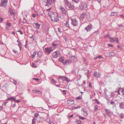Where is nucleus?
I'll return each mask as SVG.
<instances>
[{
  "label": "nucleus",
  "mask_w": 124,
  "mask_h": 124,
  "mask_svg": "<svg viewBox=\"0 0 124 124\" xmlns=\"http://www.w3.org/2000/svg\"><path fill=\"white\" fill-rule=\"evenodd\" d=\"M51 8V7H50L49 9L45 10L44 13L46 16L48 15L51 18L52 21L54 22H57L59 20L58 14L56 12L50 11Z\"/></svg>",
  "instance_id": "obj_1"
},
{
  "label": "nucleus",
  "mask_w": 124,
  "mask_h": 124,
  "mask_svg": "<svg viewBox=\"0 0 124 124\" xmlns=\"http://www.w3.org/2000/svg\"><path fill=\"white\" fill-rule=\"evenodd\" d=\"M60 9L62 11V16H61L60 17L61 18L64 19H65V17L67 15V12L65 8L62 6L60 7Z\"/></svg>",
  "instance_id": "obj_2"
},
{
  "label": "nucleus",
  "mask_w": 124,
  "mask_h": 124,
  "mask_svg": "<svg viewBox=\"0 0 124 124\" xmlns=\"http://www.w3.org/2000/svg\"><path fill=\"white\" fill-rule=\"evenodd\" d=\"M64 2L65 4L68 7L69 9H72L74 8V6L72 5L71 3L69 2L67 0H65Z\"/></svg>",
  "instance_id": "obj_3"
},
{
  "label": "nucleus",
  "mask_w": 124,
  "mask_h": 124,
  "mask_svg": "<svg viewBox=\"0 0 124 124\" xmlns=\"http://www.w3.org/2000/svg\"><path fill=\"white\" fill-rule=\"evenodd\" d=\"M58 78L60 79H61L63 81H65L67 82H69L70 81V80L67 77L64 76H59Z\"/></svg>",
  "instance_id": "obj_4"
},
{
  "label": "nucleus",
  "mask_w": 124,
  "mask_h": 124,
  "mask_svg": "<svg viewBox=\"0 0 124 124\" xmlns=\"http://www.w3.org/2000/svg\"><path fill=\"white\" fill-rule=\"evenodd\" d=\"M71 24L73 26H76L78 25V22L77 20L73 18H71Z\"/></svg>",
  "instance_id": "obj_5"
},
{
  "label": "nucleus",
  "mask_w": 124,
  "mask_h": 124,
  "mask_svg": "<svg viewBox=\"0 0 124 124\" xmlns=\"http://www.w3.org/2000/svg\"><path fill=\"white\" fill-rule=\"evenodd\" d=\"M87 4L85 2H83L81 3L80 5V8L82 9H85L87 7Z\"/></svg>",
  "instance_id": "obj_6"
},
{
  "label": "nucleus",
  "mask_w": 124,
  "mask_h": 124,
  "mask_svg": "<svg viewBox=\"0 0 124 124\" xmlns=\"http://www.w3.org/2000/svg\"><path fill=\"white\" fill-rule=\"evenodd\" d=\"M109 41L111 42H116L118 43H119L118 39L116 37L113 38L112 37H109L108 38Z\"/></svg>",
  "instance_id": "obj_7"
},
{
  "label": "nucleus",
  "mask_w": 124,
  "mask_h": 124,
  "mask_svg": "<svg viewBox=\"0 0 124 124\" xmlns=\"http://www.w3.org/2000/svg\"><path fill=\"white\" fill-rule=\"evenodd\" d=\"M82 113L83 115L85 116H87L88 115L87 111L85 108H83L81 110Z\"/></svg>",
  "instance_id": "obj_8"
},
{
  "label": "nucleus",
  "mask_w": 124,
  "mask_h": 124,
  "mask_svg": "<svg viewBox=\"0 0 124 124\" xmlns=\"http://www.w3.org/2000/svg\"><path fill=\"white\" fill-rule=\"evenodd\" d=\"M93 28V26L92 25L90 24L85 27V29L86 31L87 32L89 31H91Z\"/></svg>",
  "instance_id": "obj_9"
},
{
  "label": "nucleus",
  "mask_w": 124,
  "mask_h": 124,
  "mask_svg": "<svg viewBox=\"0 0 124 124\" xmlns=\"http://www.w3.org/2000/svg\"><path fill=\"white\" fill-rule=\"evenodd\" d=\"M59 54L60 51H57L53 53L52 56L53 57L56 58L58 56V55Z\"/></svg>",
  "instance_id": "obj_10"
},
{
  "label": "nucleus",
  "mask_w": 124,
  "mask_h": 124,
  "mask_svg": "<svg viewBox=\"0 0 124 124\" xmlns=\"http://www.w3.org/2000/svg\"><path fill=\"white\" fill-rule=\"evenodd\" d=\"M52 0H47V1L46 2V5H45L46 7L49 6L50 7V6H51L52 3Z\"/></svg>",
  "instance_id": "obj_11"
},
{
  "label": "nucleus",
  "mask_w": 124,
  "mask_h": 124,
  "mask_svg": "<svg viewBox=\"0 0 124 124\" xmlns=\"http://www.w3.org/2000/svg\"><path fill=\"white\" fill-rule=\"evenodd\" d=\"M45 50L46 52L48 53H50L52 51V49L51 47H48L46 48H45Z\"/></svg>",
  "instance_id": "obj_12"
},
{
  "label": "nucleus",
  "mask_w": 124,
  "mask_h": 124,
  "mask_svg": "<svg viewBox=\"0 0 124 124\" xmlns=\"http://www.w3.org/2000/svg\"><path fill=\"white\" fill-rule=\"evenodd\" d=\"M88 16L85 13H83L81 15L80 18L83 20L84 19H86L87 17Z\"/></svg>",
  "instance_id": "obj_13"
},
{
  "label": "nucleus",
  "mask_w": 124,
  "mask_h": 124,
  "mask_svg": "<svg viewBox=\"0 0 124 124\" xmlns=\"http://www.w3.org/2000/svg\"><path fill=\"white\" fill-rule=\"evenodd\" d=\"M67 103L69 105H72L74 103V101L72 99H70L67 101Z\"/></svg>",
  "instance_id": "obj_14"
},
{
  "label": "nucleus",
  "mask_w": 124,
  "mask_h": 124,
  "mask_svg": "<svg viewBox=\"0 0 124 124\" xmlns=\"http://www.w3.org/2000/svg\"><path fill=\"white\" fill-rule=\"evenodd\" d=\"M66 59L65 58L61 56L59 59V61L60 62H62V63L64 65L63 62H65Z\"/></svg>",
  "instance_id": "obj_15"
},
{
  "label": "nucleus",
  "mask_w": 124,
  "mask_h": 124,
  "mask_svg": "<svg viewBox=\"0 0 124 124\" xmlns=\"http://www.w3.org/2000/svg\"><path fill=\"white\" fill-rule=\"evenodd\" d=\"M6 29L7 30H9V28L11 26V23L9 22H7L6 23Z\"/></svg>",
  "instance_id": "obj_16"
},
{
  "label": "nucleus",
  "mask_w": 124,
  "mask_h": 124,
  "mask_svg": "<svg viewBox=\"0 0 124 124\" xmlns=\"http://www.w3.org/2000/svg\"><path fill=\"white\" fill-rule=\"evenodd\" d=\"M106 112V114L108 116H111V112L109 111V110L107 109H105Z\"/></svg>",
  "instance_id": "obj_17"
},
{
  "label": "nucleus",
  "mask_w": 124,
  "mask_h": 124,
  "mask_svg": "<svg viewBox=\"0 0 124 124\" xmlns=\"http://www.w3.org/2000/svg\"><path fill=\"white\" fill-rule=\"evenodd\" d=\"M71 61L68 59H66L65 62H64L63 63L64 65L65 64H70L71 63Z\"/></svg>",
  "instance_id": "obj_18"
},
{
  "label": "nucleus",
  "mask_w": 124,
  "mask_h": 124,
  "mask_svg": "<svg viewBox=\"0 0 124 124\" xmlns=\"http://www.w3.org/2000/svg\"><path fill=\"white\" fill-rule=\"evenodd\" d=\"M94 76L97 78H99L100 77V75L99 74V72L95 71L93 74Z\"/></svg>",
  "instance_id": "obj_19"
},
{
  "label": "nucleus",
  "mask_w": 124,
  "mask_h": 124,
  "mask_svg": "<svg viewBox=\"0 0 124 124\" xmlns=\"http://www.w3.org/2000/svg\"><path fill=\"white\" fill-rule=\"evenodd\" d=\"M118 14V12H112L110 15V16H116Z\"/></svg>",
  "instance_id": "obj_20"
},
{
  "label": "nucleus",
  "mask_w": 124,
  "mask_h": 124,
  "mask_svg": "<svg viewBox=\"0 0 124 124\" xmlns=\"http://www.w3.org/2000/svg\"><path fill=\"white\" fill-rule=\"evenodd\" d=\"M34 24L37 28L38 29H39L40 27V24L38 22H37L36 23H34Z\"/></svg>",
  "instance_id": "obj_21"
},
{
  "label": "nucleus",
  "mask_w": 124,
  "mask_h": 124,
  "mask_svg": "<svg viewBox=\"0 0 124 124\" xmlns=\"http://www.w3.org/2000/svg\"><path fill=\"white\" fill-rule=\"evenodd\" d=\"M118 93L120 94L124 95V90L122 89H120L118 91Z\"/></svg>",
  "instance_id": "obj_22"
},
{
  "label": "nucleus",
  "mask_w": 124,
  "mask_h": 124,
  "mask_svg": "<svg viewBox=\"0 0 124 124\" xmlns=\"http://www.w3.org/2000/svg\"><path fill=\"white\" fill-rule=\"evenodd\" d=\"M52 45L54 47H58V45L54 41L52 43Z\"/></svg>",
  "instance_id": "obj_23"
},
{
  "label": "nucleus",
  "mask_w": 124,
  "mask_h": 124,
  "mask_svg": "<svg viewBox=\"0 0 124 124\" xmlns=\"http://www.w3.org/2000/svg\"><path fill=\"white\" fill-rule=\"evenodd\" d=\"M10 14L13 16H15L16 15V13L12 11L11 10L9 11Z\"/></svg>",
  "instance_id": "obj_24"
},
{
  "label": "nucleus",
  "mask_w": 124,
  "mask_h": 124,
  "mask_svg": "<svg viewBox=\"0 0 124 124\" xmlns=\"http://www.w3.org/2000/svg\"><path fill=\"white\" fill-rule=\"evenodd\" d=\"M65 25L66 27L67 28H69V23L68 21H66V23L65 24Z\"/></svg>",
  "instance_id": "obj_25"
},
{
  "label": "nucleus",
  "mask_w": 124,
  "mask_h": 124,
  "mask_svg": "<svg viewBox=\"0 0 124 124\" xmlns=\"http://www.w3.org/2000/svg\"><path fill=\"white\" fill-rule=\"evenodd\" d=\"M42 54V52L41 51H39L37 53L39 57H41Z\"/></svg>",
  "instance_id": "obj_26"
},
{
  "label": "nucleus",
  "mask_w": 124,
  "mask_h": 124,
  "mask_svg": "<svg viewBox=\"0 0 124 124\" xmlns=\"http://www.w3.org/2000/svg\"><path fill=\"white\" fill-rule=\"evenodd\" d=\"M16 99V98L15 97H11L8 98V100H11L12 101H14Z\"/></svg>",
  "instance_id": "obj_27"
},
{
  "label": "nucleus",
  "mask_w": 124,
  "mask_h": 124,
  "mask_svg": "<svg viewBox=\"0 0 124 124\" xmlns=\"http://www.w3.org/2000/svg\"><path fill=\"white\" fill-rule=\"evenodd\" d=\"M39 12V13H37V15L38 16H40V15H42L43 14L41 10H39L38 11Z\"/></svg>",
  "instance_id": "obj_28"
},
{
  "label": "nucleus",
  "mask_w": 124,
  "mask_h": 124,
  "mask_svg": "<svg viewBox=\"0 0 124 124\" xmlns=\"http://www.w3.org/2000/svg\"><path fill=\"white\" fill-rule=\"evenodd\" d=\"M36 119L35 118L33 119L32 121V124H35L36 123Z\"/></svg>",
  "instance_id": "obj_29"
},
{
  "label": "nucleus",
  "mask_w": 124,
  "mask_h": 124,
  "mask_svg": "<svg viewBox=\"0 0 124 124\" xmlns=\"http://www.w3.org/2000/svg\"><path fill=\"white\" fill-rule=\"evenodd\" d=\"M34 92L37 93L38 92V94H41V92L39 90H37L36 91H33Z\"/></svg>",
  "instance_id": "obj_30"
},
{
  "label": "nucleus",
  "mask_w": 124,
  "mask_h": 124,
  "mask_svg": "<svg viewBox=\"0 0 124 124\" xmlns=\"http://www.w3.org/2000/svg\"><path fill=\"white\" fill-rule=\"evenodd\" d=\"M81 122L79 120H78L75 123V124H81Z\"/></svg>",
  "instance_id": "obj_31"
},
{
  "label": "nucleus",
  "mask_w": 124,
  "mask_h": 124,
  "mask_svg": "<svg viewBox=\"0 0 124 124\" xmlns=\"http://www.w3.org/2000/svg\"><path fill=\"white\" fill-rule=\"evenodd\" d=\"M22 44L21 43H19L18 44V45L19 47L20 50H21L22 49Z\"/></svg>",
  "instance_id": "obj_32"
},
{
  "label": "nucleus",
  "mask_w": 124,
  "mask_h": 124,
  "mask_svg": "<svg viewBox=\"0 0 124 124\" xmlns=\"http://www.w3.org/2000/svg\"><path fill=\"white\" fill-rule=\"evenodd\" d=\"M36 52H33V54L31 56L32 58H33L36 55Z\"/></svg>",
  "instance_id": "obj_33"
},
{
  "label": "nucleus",
  "mask_w": 124,
  "mask_h": 124,
  "mask_svg": "<svg viewBox=\"0 0 124 124\" xmlns=\"http://www.w3.org/2000/svg\"><path fill=\"white\" fill-rule=\"evenodd\" d=\"M51 81L52 83H56V82L53 79V78H51Z\"/></svg>",
  "instance_id": "obj_34"
},
{
  "label": "nucleus",
  "mask_w": 124,
  "mask_h": 124,
  "mask_svg": "<svg viewBox=\"0 0 124 124\" xmlns=\"http://www.w3.org/2000/svg\"><path fill=\"white\" fill-rule=\"evenodd\" d=\"M74 2L77 3H78L79 2V0H72Z\"/></svg>",
  "instance_id": "obj_35"
},
{
  "label": "nucleus",
  "mask_w": 124,
  "mask_h": 124,
  "mask_svg": "<svg viewBox=\"0 0 124 124\" xmlns=\"http://www.w3.org/2000/svg\"><path fill=\"white\" fill-rule=\"evenodd\" d=\"M33 80H35L36 81H37L38 82H39V79L38 78H33Z\"/></svg>",
  "instance_id": "obj_36"
},
{
  "label": "nucleus",
  "mask_w": 124,
  "mask_h": 124,
  "mask_svg": "<svg viewBox=\"0 0 124 124\" xmlns=\"http://www.w3.org/2000/svg\"><path fill=\"white\" fill-rule=\"evenodd\" d=\"M32 66L33 67L36 68L37 67L36 65L34 63H33L32 64Z\"/></svg>",
  "instance_id": "obj_37"
},
{
  "label": "nucleus",
  "mask_w": 124,
  "mask_h": 124,
  "mask_svg": "<svg viewBox=\"0 0 124 124\" xmlns=\"http://www.w3.org/2000/svg\"><path fill=\"white\" fill-rule=\"evenodd\" d=\"M94 110L95 111H98V107L97 106H95L94 107Z\"/></svg>",
  "instance_id": "obj_38"
},
{
  "label": "nucleus",
  "mask_w": 124,
  "mask_h": 124,
  "mask_svg": "<svg viewBox=\"0 0 124 124\" xmlns=\"http://www.w3.org/2000/svg\"><path fill=\"white\" fill-rule=\"evenodd\" d=\"M72 59H73L74 61H75L76 60V58L74 56H71Z\"/></svg>",
  "instance_id": "obj_39"
},
{
  "label": "nucleus",
  "mask_w": 124,
  "mask_h": 124,
  "mask_svg": "<svg viewBox=\"0 0 124 124\" xmlns=\"http://www.w3.org/2000/svg\"><path fill=\"white\" fill-rule=\"evenodd\" d=\"M46 121L47 122L49 123L50 122V119L49 118H47L46 119Z\"/></svg>",
  "instance_id": "obj_40"
},
{
  "label": "nucleus",
  "mask_w": 124,
  "mask_h": 124,
  "mask_svg": "<svg viewBox=\"0 0 124 124\" xmlns=\"http://www.w3.org/2000/svg\"><path fill=\"white\" fill-rule=\"evenodd\" d=\"M35 32L36 34L37 35L39 34L40 33L39 31L38 30H36L35 31Z\"/></svg>",
  "instance_id": "obj_41"
},
{
  "label": "nucleus",
  "mask_w": 124,
  "mask_h": 124,
  "mask_svg": "<svg viewBox=\"0 0 124 124\" xmlns=\"http://www.w3.org/2000/svg\"><path fill=\"white\" fill-rule=\"evenodd\" d=\"M108 45V47H113V45H111L109 44H107Z\"/></svg>",
  "instance_id": "obj_42"
},
{
  "label": "nucleus",
  "mask_w": 124,
  "mask_h": 124,
  "mask_svg": "<svg viewBox=\"0 0 124 124\" xmlns=\"http://www.w3.org/2000/svg\"><path fill=\"white\" fill-rule=\"evenodd\" d=\"M7 1H6V0H2L1 1V2L3 4H4L5 3H7Z\"/></svg>",
  "instance_id": "obj_43"
},
{
  "label": "nucleus",
  "mask_w": 124,
  "mask_h": 124,
  "mask_svg": "<svg viewBox=\"0 0 124 124\" xmlns=\"http://www.w3.org/2000/svg\"><path fill=\"white\" fill-rule=\"evenodd\" d=\"M7 1H6V0H2L1 1V2L3 4H4L5 3H7Z\"/></svg>",
  "instance_id": "obj_44"
},
{
  "label": "nucleus",
  "mask_w": 124,
  "mask_h": 124,
  "mask_svg": "<svg viewBox=\"0 0 124 124\" xmlns=\"http://www.w3.org/2000/svg\"><path fill=\"white\" fill-rule=\"evenodd\" d=\"M79 119H81L82 120H84L85 119V118L84 117H83L80 116H79Z\"/></svg>",
  "instance_id": "obj_45"
},
{
  "label": "nucleus",
  "mask_w": 124,
  "mask_h": 124,
  "mask_svg": "<svg viewBox=\"0 0 124 124\" xmlns=\"http://www.w3.org/2000/svg\"><path fill=\"white\" fill-rule=\"evenodd\" d=\"M3 21V18L2 17H0V22L1 23Z\"/></svg>",
  "instance_id": "obj_46"
},
{
  "label": "nucleus",
  "mask_w": 124,
  "mask_h": 124,
  "mask_svg": "<svg viewBox=\"0 0 124 124\" xmlns=\"http://www.w3.org/2000/svg\"><path fill=\"white\" fill-rule=\"evenodd\" d=\"M32 16L34 18H35L36 16V15L35 14H33L32 15Z\"/></svg>",
  "instance_id": "obj_47"
},
{
  "label": "nucleus",
  "mask_w": 124,
  "mask_h": 124,
  "mask_svg": "<svg viewBox=\"0 0 124 124\" xmlns=\"http://www.w3.org/2000/svg\"><path fill=\"white\" fill-rule=\"evenodd\" d=\"M3 109V107L2 106H0V110H2Z\"/></svg>",
  "instance_id": "obj_48"
},
{
  "label": "nucleus",
  "mask_w": 124,
  "mask_h": 124,
  "mask_svg": "<svg viewBox=\"0 0 124 124\" xmlns=\"http://www.w3.org/2000/svg\"><path fill=\"white\" fill-rule=\"evenodd\" d=\"M63 93L65 95H66V91L65 90H63Z\"/></svg>",
  "instance_id": "obj_49"
},
{
  "label": "nucleus",
  "mask_w": 124,
  "mask_h": 124,
  "mask_svg": "<svg viewBox=\"0 0 124 124\" xmlns=\"http://www.w3.org/2000/svg\"><path fill=\"white\" fill-rule=\"evenodd\" d=\"M15 101L17 102H20L21 101H20L19 100H17Z\"/></svg>",
  "instance_id": "obj_50"
},
{
  "label": "nucleus",
  "mask_w": 124,
  "mask_h": 124,
  "mask_svg": "<svg viewBox=\"0 0 124 124\" xmlns=\"http://www.w3.org/2000/svg\"><path fill=\"white\" fill-rule=\"evenodd\" d=\"M123 105V104L122 103H120V108H122V107Z\"/></svg>",
  "instance_id": "obj_51"
},
{
  "label": "nucleus",
  "mask_w": 124,
  "mask_h": 124,
  "mask_svg": "<svg viewBox=\"0 0 124 124\" xmlns=\"http://www.w3.org/2000/svg\"><path fill=\"white\" fill-rule=\"evenodd\" d=\"M95 100H96V103L98 104H99L100 102H99L98 101V100L96 99H95Z\"/></svg>",
  "instance_id": "obj_52"
},
{
  "label": "nucleus",
  "mask_w": 124,
  "mask_h": 124,
  "mask_svg": "<svg viewBox=\"0 0 124 124\" xmlns=\"http://www.w3.org/2000/svg\"><path fill=\"white\" fill-rule=\"evenodd\" d=\"M13 51L15 53H17L18 52L17 51H16V50H13Z\"/></svg>",
  "instance_id": "obj_53"
},
{
  "label": "nucleus",
  "mask_w": 124,
  "mask_h": 124,
  "mask_svg": "<svg viewBox=\"0 0 124 124\" xmlns=\"http://www.w3.org/2000/svg\"><path fill=\"white\" fill-rule=\"evenodd\" d=\"M80 106H77V107H75V109H77L79 108H80Z\"/></svg>",
  "instance_id": "obj_54"
},
{
  "label": "nucleus",
  "mask_w": 124,
  "mask_h": 124,
  "mask_svg": "<svg viewBox=\"0 0 124 124\" xmlns=\"http://www.w3.org/2000/svg\"><path fill=\"white\" fill-rule=\"evenodd\" d=\"M14 84L15 85H16L17 84L16 81H14Z\"/></svg>",
  "instance_id": "obj_55"
},
{
  "label": "nucleus",
  "mask_w": 124,
  "mask_h": 124,
  "mask_svg": "<svg viewBox=\"0 0 124 124\" xmlns=\"http://www.w3.org/2000/svg\"><path fill=\"white\" fill-rule=\"evenodd\" d=\"M89 86L90 87H92V86L91 85V83H90V84L89 85Z\"/></svg>",
  "instance_id": "obj_56"
},
{
  "label": "nucleus",
  "mask_w": 124,
  "mask_h": 124,
  "mask_svg": "<svg viewBox=\"0 0 124 124\" xmlns=\"http://www.w3.org/2000/svg\"><path fill=\"white\" fill-rule=\"evenodd\" d=\"M49 123L50 124H54V123L52 122H49Z\"/></svg>",
  "instance_id": "obj_57"
},
{
  "label": "nucleus",
  "mask_w": 124,
  "mask_h": 124,
  "mask_svg": "<svg viewBox=\"0 0 124 124\" xmlns=\"http://www.w3.org/2000/svg\"><path fill=\"white\" fill-rule=\"evenodd\" d=\"M71 108H72V109H75V107H74V106H72L71 107Z\"/></svg>",
  "instance_id": "obj_58"
},
{
  "label": "nucleus",
  "mask_w": 124,
  "mask_h": 124,
  "mask_svg": "<svg viewBox=\"0 0 124 124\" xmlns=\"http://www.w3.org/2000/svg\"><path fill=\"white\" fill-rule=\"evenodd\" d=\"M76 99H80L81 98L80 97H77L76 98Z\"/></svg>",
  "instance_id": "obj_59"
},
{
  "label": "nucleus",
  "mask_w": 124,
  "mask_h": 124,
  "mask_svg": "<svg viewBox=\"0 0 124 124\" xmlns=\"http://www.w3.org/2000/svg\"><path fill=\"white\" fill-rule=\"evenodd\" d=\"M19 32H20V33L22 35L23 34V33L20 31H19Z\"/></svg>",
  "instance_id": "obj_60"
},
{
  "label": "nucleus",
  "mask_w": 124,
  "mask_h": 124,
  "mask_svg": "<svg viewBox=\"0 0 124 124\" xmlns=\"http://www.w3.org/2000/svg\"><path fill=\"white\" fill-rule=\"evenodd\" d=\"M97 58H102V57H101V56H99L97 57Z\"/></svg>",
  "instance_id": "obj_61"
},
{
  "label": "nucleus",
  "mask_w": 124,
  "mask_h": 124,
  "mask_svg": "<svg viewBox=\"0 0 124 124\" xmlns=\"http://www.w3.org/2000/svg\"><path fill=\"white\" fill-rule=\"evenodd\" d=\"M111 103L112 104H113L114 103V102L113 101H112L111 102Z\"/></svg>",
  "instance_id": "obj_62"
},
{
  "label": "nucleus",
  "mask_w": 124,
  "mask_h": 124,
  "mask_svg": "<svg viewBox=\"0 0 124 124\" xmlns=\"http://www.w3.org/2000/svg\"><path fill=\"white\" fill-rule=\"evenodd\" d=\"M73 115H71V116H70V117H72V116H73Z\"/></svg>",
  "instance_id": "obj_63"
},
{
  "label": "nucleus",
  "mask_w": 124,
  "mask_h": 124,
  "mask_svg": "<svg viewBox=\"0 0 124 124\" xmlns=\"http://www.w3.org/2000/svg\"><path fill=\"white\" fill-rule=\"evenodd\" d=\"M17 42L19 43H20L19 41L18 40H17Z\"/></svg>",
  "instance_id": "obj_64"
}]
</instances>
